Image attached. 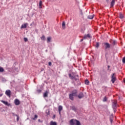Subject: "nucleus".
Listing matches in <instances>:
<instances>
[{"label":"nucleus","mask_w":125,"mask_h":125,"mask_svg":"<svg viewBox=\"0 0 125 125\" xmlns=\"http://www.w3.org/2000/svg\"><path fill=\"white\" fill-rule=\"evenodd\" d=\"M84 83H85V84L88 85V84H89V81H88V80H87V79L85 80Z\"/></svg>","instance_id":"obj_21"},{"label":"nucleus","mask_w":125,"mask_h":125,"mask_svg":"<svg viewBox=\"0 0 125 125\" xmlns=\"http://www.w3.org/2000/svg\"><path fill=\"white\" fill-rule=\"evenodd\" d=\"M3 72H4V69L1 67H0V73H3Z\"/></svg>","instance_id":"obj_27"},{"label":"nucleus","mask_w":125,"mask_h":125,"mask_svg":"<svg viewBox=\"0 0 125 125\" xmlns=\"http://www.w3.org/2000/svg\"><path fill=\"white\" fill-rule=\"evenodd\" d=\"M38 122H39V123H42V121H41V119H39V120H38Z\"/></svg>","instance_id":"obj_44"},{"label":"nucleus","mask_w":125,"mask_h":125,"mask_svg":"<svg viewBox=\"0 0 125 125\" xmlns=\"http://www.w3.org/2000/svg\"><path fill=\"white\" fill-rule=\"evenodd\" d=\"M37 92H38V93H41V92H42V90H41L40 89H37Z\"/></svg>","instance_id":"obj_34"},{"label":"nucleus","mask_w":125,"mask_h":125,"mask_svg":"<svg viewBox=\"0 0 125 125\" xmlns=\"http://www.w3.org/2000/svg\"><path fill=\"white\" fill-rule=\"evenodd\" d=\"M55 117H56V115H54L53 116V119H55Z\"/></svg>","instance_id":"obj_42"},{"label":"nucleus","mask_w":125,"mask_h":125,"mask_svg":"<svg viewBox=\"0 0 125 125\" xmlns=\"http://www.w3.org/2000/svg\"><path fill=\"white\" fill-rule=\"evenodd\" d=\"M104 49H108L109 48H111V45L108 42H105L104 43Z\"/></svg>","instance_id":"obj_4"},{"label":"nucleus","mask_w":125,"mask_h":125,"mask_svg":"<svg viewBox=\"0 0 125 125\" xmlns=\"http://www.w3.org/2000/svg\"><path fill=\"white\" fill-rule=\"evenodd\" d=\"M58 110L59 111H62V110H63V107H62V105L59 106Z\"/></svg>","instance_id":"obj_26"},{"label":"nucleus","mask_w":125,"mask_h":125,"mask_svg":"<svg viewBox=\"0 0 125 125\" xmlns=\"http://www.w3.org/2000/svg\"><path fill=\"white\" fill-rule=\"evenodd\" d=\"M124 15H123L122 13L120 14V19H124Z\"/></svg>","instance_id":"obj_29"},{"label":"nucleus","mask_w":125,"mask_h":125,"mask_svg":"<svg viewBox=\"0 0 125 125\" xmlns=\"http://www.w3.org/2000/svg\"><path fill=\"white\" fill-rule=\"evenodd\" d=\"M103 102H106V101H107V97L106 96H105L103 100Z\"/></svg>","instance_id":"obj_33"},{"label":"nucleus","mask_w":125,"mask_h":125,"mask_svg":"<svg viewBox=\"0 0 125 125\" xmlns=\"http://www.w3.org/2000/svg\"><path fill=\"white\" fill-rule=\"evenodd\" d=\"M77 97H78L79 99H82V98H83V97H84V95L83 92H81L78 95H77Z\"/></svg>","instance_id":"obj_5"},{"label":"nucleus","mask_w":125,"mask_h":125,"mask_svg":"<svg viewBox=\"0 0 125 125\" xmlns=\"http://www.w3.org/2000/svg\"><path fill=\"white\" fill-rule=\"evenodd\" d=\"M27 26H28V23H25L23 24H22L21 28V29H26L27 28Z\"/></svg>","instance_id":"obj_11"},{"label":"nucleus","mask_w":125,"mask_h":125,"mask_svg":"<svg viewBox=\"0 0 125 125\" xmlns=\"http://www.w3.org/2000/svg\"><path fill=\"white\" fill-rule=\"evenodd\" d=\"M92 39V37L91 36H90V34H88L87 35H85L84 36L83 39Z\"/></svg>","instance_id":"obj_9"},{"label":"nucleus","mask_w":125,"mask_h":125,"mask_svg":"<svg viewBox=\"0 0 125 125\" xmlns=\"http://www.w3.org/2000/svg\"><path fill=\"white\" fill-rule=\"evenodd\" d=\"M115 73H113L111 76V82L112 83H115V82H116V77H115Z\"/></svg>","instance_id":"obj_2"},{"label":"nucleus","mask_w":125,"mask_h":125,"mask_svg":"<svg viewBox=\"0 0 125 125\" xmlns=\"http://www.w3.org/2000/svg\"><path fill=\"white\" fill-rule=\"evenodd\" d=\"M62 28L63 30L66 29V24L65 23V21H63L62 23Z\"/></svg>","instance_id":"obj_15"},{"label":"nucleus","mask_w":125,"mask_h":125,"mask_svg":"<svg viewBox=\"0 0 125 125\" xmlns=\"http://www.w3.org/2000/svg\"><path fill=\"white\" fill-rule=\"evenodd\" d=\"M43 71V68H42V70H41V71Z\"/></svg>","instance_id":"obj_50"},{"label":"nucleus","mask_w":125,"mask_h":125,"mask_svg":"<svg viewBox=\"0 0 125 125\" xmlns=\"http://www.w3.org/2000/svg\"><path fill=\"white\" fill-rule=\"evenodd\" d=\"M48 65H49V66H51V65H52V62H48Z\"/></svg>","instance_id":"obj_38"},{"label":"nucleus","mask_w":125,"mask_h":125,"mask_svg":"<svg viewBox=\"0 0 125 125\" xmlns=\"http://www.w3.org/2000/svg\"><path fill=\"white\" fill-rule=\"evenodd\" d=\"M14 104L16 106H18V105H20V101L18 99H16L14 101Z\"/></svg>","instance_id":"obj_8"},{"label":"nucleus","mask_w":125,"mask_h":125,"mask_svg":"<svg viewBox=\"0 0 125 125\" xmlns=\"http://www.w3.org/2000/svg\"><path fill=\"white\" fill-rule=\"evenodd\" d=\"M43 96L44 98L48 97V92L47 91H46L45 92L43 93Z\"/></svg>","instance_id":"obj_14"},{"label":"nucleus","mask_w":125,"mask_h":125,"mask_svg":"<svg viewBox=\"0 0 125 125\" xmlns=\"http://www.w3.org/2000/svg\"><path fill=\"white\" fill-rule=\"evenodd\" d=\"M106 0V2L109 3V0Z\"/></svg>","instance_id":"obj_47"},{"label":"nucleus","mask_w":125,"mask_h":125,"mask_svg":"<svg viewBox=\"0 0 125 125\" xmlns=\"http://www.w3.org/2000/svg\"><path fill=\"white\" fill-rule=\"evenodd\" d=\"M74 122H75V125H82L80 121H79L78 120L75 119L74 120Z\"/></svg>","instance_id":"obj_13"},{"label":"nucleus","mask_w":125,"mask_h":125,"mask_svg":"<svg viewBox=\"0 0 125 125\" xmlns=\"http://www.w3.org/2000/svg\"><path fill=\"white\" fill-rule=\"evenodd\" d=\"M124 82L125 83V79H124Z\"/></svg>","instance_id":"obj_51"},{"label":"nucleus","mask_w":125,"mask_h":125,"mask_svg":"<svg viewBox=\"0 0 125 125\" xmlns=\"http://www.w3.org/2000/svg\"><path fill=\"white\" fill-rule=\"evenodd\" d=\"M1 102H2V103H3V104H4V105H6V106H8V107L11 106V104L6 101L1 100Z\"/></svg>","instance_id":"obj_7"},{"label":"nucleus","mask_w":125,"mask_h":125,"mask_svg":"<svg viewBox=\"0 0 125 125\" xmlns=\"http://www.w3.org/2000/svg\"><path fill=\"white\" fill-rule=\"evenodd\" d=\"M105 58H106V60H108V58H107V54H105Z\"/></svg>","instance_id":"obj_40"},{"label":"nucleus","mask_w":125,"mask_h":125,"mask_svg":"<svg viewBox=\"0 0 125 125\" xmlns=\"http://www.w3.org/2000/svg\"><path fill=\"white\" fill-rule=\"evenodd\" d=\"M59 113L60 115H61V111L59 110Z\"/></svg>","instance_id":"obj_43"},{"label":"nucleus","mask_w":125,"mask_h":125,"mask_svg":"<svg viewBox=\"0 0 125 125\" xmlns=\"http://www.w3.org/2000/svg\"><path fill=\"white\" fill-rule=\"evenodd\" d=\"M75 79V81H76V82L79 81V75H77L76 76V77H75V78L74 79V80Z\"/></svg>","instance_id":"obj_24"},{"label":"nucleus","mask_w":125,"mask_h":125,"mask_svg":"<svg viewBox=\"0 0 125 125\" xmlns=\"http://www.w3.org/2000/svg\"><path fill=\"white\" fill-rule=\"evenodd\" d=\"M4 80H5V79H4V78L2 79V81H4Z\"/></svg>","instance_id":"obj_49"},{"label":"nucleus","mask_w":125,"mask_h":125,"mask_svg":"<svg viewBox=\"0 0 125 125\" xmlns=\"http://www.w3.org/2000/svg\"><path fill=\"white\" fill-rule=\"evenodd\" d=\"M109 42H110V43H111V44H112V45H116V44H117V41L115 40H110L109 41Z\"/></svg>","instance_id":"obj_10"},{"label":"nucleus","mask_w":125,"mask_h":125,"mask_svg":"<svg viewBox=\"0 0 125 125\" xmlns=\"http://www.w3.org/2000/svg\"><path fill=\"white\" fill-rule=\"evenodd\" d=\"M5 94L7 95V96H8V97H10L11 96V91L10 90H6Z\"/></svg>","instance_id":"obj_6"},{"label":"nucleus","mask_w":125,"mask_h":125,"mask_svg":"<svg viewBox=\"0 0 125 125\" xmlns=\"http://www.w3.org/2000/svg\"><path fill=\"white\" fill-rule=\"evenodd\" d=\"M113 111L114 113H116V112H117V108H113Z\"/></svg>","instance_id":"obj_39"},{"label":"nucleus","mask_w":125,"mask_h":125,"mask_svg":"<svg viewBox=\"0 0 125 125\" xmlns=\"http://www.w3.org/2000/svg\"><path fill=\"white\" fill-rule=\"evenodd\" d=\"M83 39H81V41H80V42H83Z\"/></svg>","instance_id":"obj_48"},{"label":"nucleus","mask_w":125,"mask_h":125,"mask_svg":"<svg viewBox=\"0 0 125 125\" xmlns=\"http://www.w3.org/2000/svg\"><path fill=\"white\" fill-rule=\"evenodd\" d=\"M51 42V37H47V42L49 43V42Z\"/></svg>","instance_id":"obj_20"},{"label":"nucleus","mask_w":125,"mask_h":125,"mask_svg":"<svg viewBox=\"0 0 125 125\" xmlns=\"http://www.w3.org/2000/svg\"><path fill=\"white\" fill-rule=\"evenodd\" d=\"M76 75L73 76L71 74H69V77L71 80H74Z\"/></svg>","instance_id":"obj_19"},{"label":"nucleus","mask_w":125,"mask_h":125,"mask_svg":"<svg viewBox=\"0 0 125 125\" xmlns=\"http://www.w3.org/2000/svg\"><path fill=\"white\" fill-rule=\"evenodd\" d=\"M12 115H13L14 116H15V115H17V114H15V113H13Z\"/></svg>","instance_id":"obj_45"},{"label":"nucleus","mask_w":125,"mask_h":125,"mask_svg":"<svg viewBox=\"0 0 125 125\" xmlns=\"http://www.w3.org/2000/svg\"><path fill=\"white\" fill-rule=\"evenodd\" d=\"M42 1L40 0L39 2V8H42Z\"/></svg>","instance_id":"obj_23"},{"label":"nucleus","mask_w":125,"mask_h":125,"mask_svg":"<svg viewBox=\"0 0 125 125\" xmlns=\"http://www.w3.org/2000/svg\"><path fill=\"white\" fill-rule=\"evenodd\" d=\"M2 96V94H0V97H1Z\"/></svg>","instance_id":"obj_46"},{"label":"nucleus","mask_w":125,"mask_h":125,"mask_svg":"<svg viewBox=\"0 0 125 125\" xmlns=\"http://www.w3.org/2000/svg\"><path fill=\"white\" fill-rule=\"evenodd\" d=\"M122 62L123 63H124V64L125 63V57H124L123 59H122Z\"/></svg>","instance_id":"obj_36"},{"label":"nucleus","mask_w":125,"mask_h":125,"mask_svg":"<svg viewBox=\"0 0 125 125\" xmlns=\"http://www.w3.org/2000/svg\"><path fill=\"white\" fill-rule=\"evenodd\" d=\"M115 1H116V0H112V1L110 2L111 7H114V5H115Z\"/></svg>","instance_id":"obj_12"},{"label":"nucleus","mask_w":125,"mask_h":125,"mask_svg":"<svg viewBox=\"0 0 125 125\" xmlns=\"http://www.w3.org/2000/svg\"><path fill=\"white\" fill-rule=\"evenodd\" d=\"M78 91L77 89H73L71 91V93L69 94V99H70V100H71L72 101H74V97H78Z\"/></svg>","instance_id":"obj_1"},{"label":"nucleus","mask_w":125,"mask_h":125,"mask_svg":"<svg viewBox=\"0 0 125 125\" xmlns=\"http://www.w3.org/2000/svg\"><path fill=\"white\" fill-rule=\"evenodd\" d=\"M117 103H118V102L117 100H114L113 102H112L113 109H117Z\"/></svg>","instance_id":"obj_3"},{"label":"nucleus","mask_w":125,"mask_h":125,"mask_svg":"<svg viewBox=\"0 0 125 125\" xmlns=\"http://www.w3.org/2000/svg\"><path fill=\"white\" fill-rule=\"evenodd\" d=\"M111 66H110V65H108L107 66V68H108V70H109V69H110V67Z\"/></svg>","instance_id":"obj_41"},{"label":"nucleus","mask_w":125,"mask_h":125,"mask_svg":"<svg viewBox=\"0 0 125 125\" xmlns=\"http://www.w3.org/2000/svg\"><path fill=\"white\" fill-rule=\"evenodd\" d=\"M113 114H111V115L109 117V120H110V122L111 124H112V123H113Z\"/></svg>","instance_id":"obj_17"},{"label":"nucleus","mask_w":125,"mask_h":125,"mask_svg":"<svg viewBox=\"0 0 125 125\" xmlns=\"http://www.w3.org/2000/svg\"><path fill=\"white\" fill-rule=\"evenodd\" d=\"M46 114H47V116L50 115V111L49 110V109H47L46 110Z\"/></svg>","instance_id":"obj_22"},{"label":"nucleus","mask_w":125,"mask_h":125,"mask_svg":"<svg viewBox=\"0 0 125 125\" xmlns=\"http://www.w3.org/2000/svg\"><path fill=\"white\" fill-rule=\"evenodd\" d=\"M23 40L24 41V42H26L28 41V38H23Z\"/></svg>","instance_id":"obj_37"},{"label":"nucleus","mask_w":125,"mask_h":125,"mask_svg":"<svg viewBox=\"0 0 125 125\" xmlns=\"http://www.w3.org/2000/svg\"><path fill=\"white\" fill-rule=\"evenodd\" d=\"M70 108L73 110V111H74L75 112H76V110H77V109L76 108V107H75V106H71Z\"/></svg>","instance_id":"obj_25"},{"label":"nucleus","mask_w":125,"mask_h":125,"mask_svg":"<svg viewBox=\"0 0 125 125\" xmlns=\"http://www.w3.org/2000/svg\"><path fill=\"white\" fill-rule=\"evenodd\" d=\"M16 117H17V121L18 122L19 121V115H15Z\"/></svg>","instance_id":"obj_35"},{"label":"nucleus","mask_w":125,"mask_h":125,"mask_svg":"<svg viewBox=\"0 0 125 125\" xmlns=\"http://www.w3.org/2000/svg\"><path fill=\"white\" fill-rule=\"evenodd\" d=\"M50 125H57V123L56 122L51 121L50 123Z\"/></svg>","instance_id":"obj_18"},{"label":"nucleus","mask_w":125,"mask_h":125,"mask_svg":"<svg viewBox=\"0 0 125 125\" xmlns=\"http://www.w3.org/2000/svg\"><path fill=\"white\" fill-rule=\"evenodd\" d=\"M93 16H88V19H93Z\"/></svg>","instance_id":"obj_32"},{"label":"nucleus","mask_w":125,"mask_h":125,"mask_svg":"<svg viewBox=\"0 0 125 125\" xmlns=\"http://www.w3.org/2000/svg\"><path fill=\"white\" fill-rule=\"evenodd\" d=\"M70 125H76V123H75L74 122V119H71L70 121Z\"/></svg>","instance_id":"obj_16"},{"label":"nucleus","mask_w":125,"mask_h":125,"mask_svg":"<svg viewBox=\"0 0 125 125\" xmlns=\"http://www.w3.org/2000/svg\"><path fill=\"white\" fill-rule=\"evenodd\" d=\"M37 119H38V115H35L34 116V118H32V119L34 120V121H36V120H37Z\"/></svg>","instance_id":"obj_30"},{"label":"nucleus","mask_w":125,"mask_h":125,"mask_svg":"<svg viewBox=\"0 0 125 125\" xmlns=\"http://www.w3.org/2000/svg\"><path fill=\"white\" fill-rule=\"evenodd\" d=\"M41 39L42 41H45V36H44V35H42V36L41 37Z\"/></svg>","instance_id":"obj_28"},{"label":"nucleus","mask_w":125,"mask_h":125,"mask_svg":"<svg viewBox=\"0 0 125 125\" xmlns=\"http://www.w3.org/2000/svg\"><path fill=\"white\" fill-rule=\"evenodd\" d=\"M95 46H96V47L97 48H98L99 47V42H97L96 43V45H95Z\"/></svg>","instance_id":"obj_31"}]
</instances>
